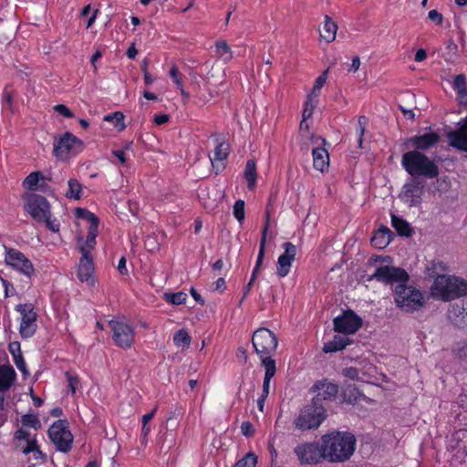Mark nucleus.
<instances>
[{"mask_svg": "<svg viewBox=\"0 0 467 467\" xmlns=\"http://www.w3.org/2000/svg\"><path fill=\"white\" fill-rule=\"evenodd\" d=\"M337 31V23L329 16L326 15L323 27L320 30V37L326 42L331 43L336 39Z\"/></svg>", "mask_w": 467, "mask_h": 467, "instance_id": "obj_27", "label": "nucleus"}, {"mask_svg": "<svg viewBox=\"0 0 467 467\" xmlns=\"http://www.w3.org/2000/svg\"><path fill=\"white\" fill-rule=\"evenodd\" d=\"M441 140L440 135L435 131L415 135L408 139L407 143L411 144L413 150H428L437 145Z\"/></svg>", "mask_w": 467, "mask_h": 467, "instance_id": "obj_18", "label": "nucleus"}, {"mask_svg": "<svg viewBox=\"0 0 467 467\" xmlns=\"http://www.w3.org/2000/svg\"><path fill=\"white\" fill-rule=\"evenodd\" d=\"M241 432L244 436L250 438L254 435L255 430L250 421H244L241 425Z\"/></svg>", "mask_w": 467, "mask_h": 467, "instance_id": "obj_52", "label": "nucleus"}, {"mask_svg": "<svg viewBox=\"0 0 467 467\" xmlns=\"http://www.w3.org/2000/svg\"><path fill=\"white\" fill-rule=\"evenodd\" d=\"M230 145L226 141H217L215 149L213 150V155H209L210 161L213 168H215L214 162L219 161L223 162L227 160L230 154Z\"/></svg>", "mask_w": 467, "mask_h": 467, "instance_id": "obj_30", "label": "nucleus"}, {"mask_svg": "<svg viewBox=\"0 0 467 467\" xmlns=\"http://www.w3.org/2000/svg\"><path fill=\"white\" fill-rule=\"evenodd\" d=\"M423 183L414 178L411 182L404 184L402 198L409 206H417L421 202L423 195Z\"/></svg>", "mask_w": 467, "mask_h": 467, "instance_id": "obj_17", "label": "nucleus"}, {"mask_svg": "<svg viewBox=\"0 0 467 467\" xmlns=\"http://www.w3.org/2000/svg\"><path fill=\"white\" fill-rule=\"evenodd\" d=\"M52 177L45 176L41 171L30 172L23 182V186L30 191H38L49 196L55 194V189L48 183Z\"/></svg>", "mask_w": 467, "mask_h": 467, "instance_id": "obj_15", "label": "nucleus"}, {"mask_svg": "<svg viewBox=\"0 0 467 467\" xmlns=\"http://www.w3.org/2000/svg\"><path fill=\"white\" fill-rule=\"evenodd\" d=\"M448 318L458 328H467V307L462 304H453L448 309Z\"/></svg>", "mask_w": 467, "mask_h": 467, "instance_id": "obj_22", "label": "nucleus"}, {"mask_svg": "<svg viewBox=\"0 0 467 467\" xmlns=\"http://www.w3.org/2000/svg\"><path fill=\"white\" fill-rule=\"evenodd\" d=\"M26 445L24 447L23 449V453L24 454H30L31 451H33L34 450H36V448L39 447V445L37 444V441L36 440V438L34 439H27L26 441Z\"/></svg>", "mask_w": 467, "mask_h": 467, "instance_id": "obj_56", "label": "nucleus"}, {"mask_svg": "<svg viewBox=\"0 0 467 467\" xmlns=\"http://www.w3.org/2000/svg\"><path fill=\"white\" fill-rule=\"evenodd\" d=\"M282 248L284 253L279 255L276 263V275L280 278L285 277L290 273L297 252L296 246L291 242L284 243Z\"/></svg>", "mask_w": 467, "mask_h": 467, "instance_id": "obj_16", "label": "nucleus"}, {"mask_svg": "<svg viewBox=\"0 0 467 467\" xmlns=\"http://www.w3.org/2000/svg\"><path fill=\"white\" fill-rule=\"evenodd\" d=\"M192 337L185 329H180L173 335V343L178 348H188L191 344Z\"/></svg>", "mask_w": 467, "mask_h": 467, "instance_id": "obj_40", "label": "nucleus"}, {"mask_svg": "<svg viewBox=\"0 0 467 467\" xmlns=\"http://www.w3.org/2000/svg\"><path fill=\"white\" fill-rule=\"evenodd\" d=\"M294 452L299 462L303 465H313L323 461L326 462L322 441H320V444L315 441L299 443L295 447Z\"/></svg>", "mask_w": 467, "mask_h": 467, "instance_id": "obj_11", "label": "nucleus"}, {"mask_svg": "<svg viewBox=\"0 0 467 467\" xmlns=\"http://www.w3.org/2000/svg\"><path fill=\"white\" fill-rule=\"evenodd\" d=\"M109 327L112 332V340L118 348L125 350L132 348L135 341V329L131 325L111 319L109 321Z\"/></svg>", "mask_w": 467, "mask_h": 467, "instance_id": "obj_10", "label": "nucleus"}, {"mask_svg": "<svg viewBox=\"0 0 467 467\" xmlns=\"http://www.w3.org/2000/svg\"><path fill=\"white\" fill-rule=\"evenodd\" d=\"M151 429L148 425H143L141 427V433H140V442L141 444H145L148 440V436L150 432Z\"/></svg>", "mask_w": 467, "mask_h": 467, "instance_id": "obj_62", "label": "nucleus"}, {"mask_svg": "<svg viewBox=\"0 0 467 467\" xmlns=\"http://www.w3.org/2000/svg\"><path fill=\"white\" fill-rule=\"evenodd\" d=\"M319 398H313L311 403L304 406L294 419L295 429L306 431L317 429L327 419V409L318 403Z\"/></svg>", "mask_w": 467, "mask_h": 467, "instance_id": "obj_6", "label": "nucleus"}, {"mask_svg": "<svg viewBox=\"0 0 467 467\" xmlns=\"http://www.w3.org/2000/svg\"><path fill=\"white\" fill-rule=\"evenodd\" d=\"M124 118L125 117L122 112L115 111L113 113L105 115L103 120L106 122H111L117 130L122 131L126 128Z\"/></svg>", "mask_w": 467, "mask_h": 467, "instance_id": "obj_38", "label": "nucleus"}, {"mask_svg": "<svg viewBox=\"0 0 467 467\" xmlns=\"http://www.w3.org/2000/svg\"><path fill=\"white\" fill-rule=\"evenodd\" d=\"M188 296L184 292L165 294V299L171 305L180 306L186 303Z\"/></svg>", "mask_w": 467, "mask_h": 467, "instance_id": "obj_45", "label": "nucleus"}, {"mask_svg": "<svg viewBox=\"0 0 467 467\" xmlns=\"http://www.w3.org/2000/svg\"><path fill=\"white\" fill-rule=\"evenodd\" d=\"M245 203L244 200H237L234 204L233 214L240 224L244 222L245 219Z\"/></svg>", "mask_w": 467, "mask_h": 467, "instance_id": "obj_46", "label": "nucleus"}, {"mask_svg": "<svg viewBox=\"0 0 467 467\" xmlns=\"http://www.w3.org/2000/svg\"><path fill=\"white\" fill-rule=\"evenodd\" d=\"M352 341L341 336H334L333 339L325 343L323 347V351L325 353H334L339 350L344 349L347 346L350 345Z\"/></svg>", "mask_w": 467, "mask_h": 467, "instance_id": "obj_29", "label": "nucleus"}, {"mask_svg": "<svg viewBox=\"0 0 467 467\" xmlns=\"http://www.w3.org/2000/svg\"><path fill=\"white\" fill-rule=\"evenodd\" d=\"M157 410H158V406L156 405V406L151 410V411H150V412H148V413L144 414V415L142 416V419H141V423H142L143 425H148L149 421H150V420L154 418V416H155V414H156V412H157Z\"/></svg>", "mask_w": 467, "mask_h": 467, "instance_id": "obj_60", "label": "nucleus"}, {"mask_svg": "<svg viewBox=\"0 0 467 467\" xmlns=\"http://www.w3.org/2000/svg\"><path fill=\"white\" fill-rule=\"evenodd\" d=\"M392 232L387 228L382 227L379 229L371 238V244L379 249L385 248L390 242Z\"/></svg>", "mask_w": 467, "mask_h": 467, "instance_id": "obj_31", "label": "nucleus"}, {"mask_svg": "<svg viewBox=\"0 0 467 467\" xmlns=\"http://www.w3.org/2000/svg\"><path fill=\"white\" fill-rule=\"evenodd\" d=\"M5 248V263L13 269L18 271L27 277L34 275L35 269L32 262L19 250L4 246Z\"/></svg>", "mask_w": 467, "mask_h": 467, "instance_id": "obj_13", "label": "nucleus"}, {"mask_svg": "<svg viewBox=\"0 0 467 467\" xmlns=\"http://www.w3.org/2000/svg\"><path fill=\"white\" fill-rule=\"evenodd\" d=\"M47 436L57 451L67 453L72 450L74 437L69 430L67 420L54 421L47 431Z\"/></svg>", "mask_w": 467, "mask_h": 467, "instance_id": "obj_9", "label": "nucleus"}, {"mask_svg": "<svg viewBox=\"0 0 467 467\" xmlns=\"http://www.w3.org/2000/svg\"><path fill=\"white\" fill-rule=\"evenodd\" d=\"M327 80V72L322 73L315 80L314 87L312 88L311 94L309 96L314 98H318L320 95L321 88L324 87Z\"/></svg>", "mask_w": 467, "mask_h": 467, "instance_id": "obj_48", "label": "nucleus"}, {"mask_svg": "<svg viewBox=\"0 0 467 467\" xmlns=\"http://www.w3.org/2000/svg\"><path fill=\"white\" fill-rule=\"evenodd\" d=\"M14 96L15 93L11 88V85H5L2 93L3 106L6 107L11 111H13Z\"/></svg>", "mask_w": 467, "mask_h": 467, "instance_id": "obj_44", "label": "nucleus"}, {"mask_svg": "<svg viewBox=\"0 0 467 467\" xmlns=\"http://www.w3.org/2000/svg\"><path fill=\"white\" fill-rule=\"evenodd\" d=\"M432 296L443 302H451L467 296V281L455 275L437 276L431 286Z\"/></svg>", "mask_w": 467, "mask_h": 467, "instance_id": "obj_3", "label": "nucleus"}, {"mask_svg": "<svg viewBox=\"0 0 467 467\" xmlns=\"http://www.w3.org/2000/svg\"><path fill=\"white\" fill-rule=\"evenodd\" d=\"M258 457L254 452L249 451L238 460L233 467H256Z\"/></svg>", "mask_w": 467, "mask_h": 467, "instance_id": "obj_42", "label": "nucleus"}, {"mask_svg": "<svg viewBox=\"0 0 467 467\" xmlns=\"http://www.w3.org/2000/svg\"><path fill=\"white\" fill-rule=\"evenodd\" d=\"M25 210L36 223H45L46 227L53 232L58 233L60 223L52 218L51 205L46 197L30 193L25 197Z\"/></svg>", "mask_w": 467, "mask_h": 467, "instance_id": "obj_4", "label": "nucleus"}, {"mask_svg": "<svg viewBox=\"0 0 467 467\" xmlns=\"http://www.w3.org/2000/svg\"><path fill=\"white\" fill-rule=\"evenodd\" d=\"M13 359H14V362H15L16 368L20 370V372L24 376H28L29 371L26 368V361H25V358H24L22 353H17L16 356L15 358H13Z\"/></svg>", "mask_w": 467, "mask_h": 467, "instance_id": "obj_50", "label": "nucleus"}, {"mask_svg": "<svg viewBox=\"0 0 467 467\" xmlns=\"http://www.w3.org/2000/svg\"><path fill=\"white\" fill-rule=\"evenodd\" d=\"M368 122V119L366 116H359L358 119V127H357V135H358V147L359 148H363L362 146V143H363V136H364V133H365V130H366V126Z\"/></svg>", "mask_w": 467, "mask_h": 467, "instance_id": "obj_47", "label": "nucleus"}, {"mask_svg": "<svg viewBox=\"0 0 467 467\" xmlns=\"http://www.w3.org/2000/svg\"><path fill=\"white\" fill-rule=\"evenodd\" d=\"M169 115L167 114H158L154 116L153 122L158 125H163L169 121Z\"/></svg>", "mask_w": 467, "mask_h": 467, "instance_id": "obj_61", "label": "nucleus"}, {"mask_svg": "<svg viewBox=\"0 0 467 467\" xmlns=\"http://www.w3.org/2000/svg\"><path fill=\"white\" fill-rule=\"evenodd\" d=\"M94 262L91 254H88V250L83 251V255L80 258L77 276L80 282H87L93 284Z\"/></svg>", "mask_w": 467, "mask_h": 467, "instance_id": "obj_20", "label": "nucleus"}, {"mask_svg": "<svg viewBox=\"0 0 467 467\" xmlns=\"http://www.w3.org/2000/svg\"><path fill=\"white\" fill-rule=\"evenodd\" d=\"M0 279L2 281L3 286L5 287V296L10 297V296H14V294L16 293V289H15L14 285L4 278H0Z\"/></svg>", "mask_w": 467, "mask_h": 467, "instance_id": "obj_57", "label": "nucleus"}, {"mask_svg": "<svg viewBox=\"0 0 467 467\" xmlns=\"http://www.w3.org/2000/svg\"><path fill=\"white\" fill-rule=\"evenodd\" d=\"M449 270L448 264L440 260H432L426 266L427 275L433 279L440 275H447L445 273Z\"/></svg>", "mask_w": 467, "mask_h": 467, "instance_id": "obj_32", "label": "nucleus"}, {"mask_svg": "<svg viewBox=\"0 0 467 467\" xmlns=\"http://www.w3.org/2000/svg\"><path fill=\"white\" fill-rule=\"evenodd\" d=\"M269 227H270V215H269V213L267 212L265 214V223H264V226L262 229L259 252H258L257 259H256L255 265H254V266H257L260 268H261V265L263 264L265 254V245H266V239H267V234H268Z\"/></svg>", "mask_w": 467, "mask_h": 467, "instance_id": "obj_28", "label": "nucleus"}, {"mask_svg": "<svg viewBox=\"0 0 467 467\" xmlns=\"http://www.w3.org/2000/svg\"><path fill=\"white\" fill-rule=\"evenodd\" d=\"M317 100L314 101L311 96H308L306 100L304 103V110L302 113V120L300 122V129H304V124L306 120L310 119L313 115L314 109L317 106Z\"/></svg>", "mask_w": 467, "mask_h": 467, "instance_id": "obj_39", "label": "nucleus"}, {"mask_svg": "<svg viewBox=\"0 0 467 467\" xmlns=\"http://www.w3.org/2000/svg\"><path fill=\"white\" fill-rule=\"evenodd\" d=\"M313 167L323 172L329 165V154L324 147H317L312 150Z\"/></svg>", "mask_w": 467, "mask_h": 467, "instance_id": "obj_24", "label": "nucleus"}, {"mask_svg": "<svg viewBox=\"0 0 467 467\" xmlns=\"http://www.w3.org/2000/svg\"><path fill=\"white\" fill-rule=\"evenodd\" d=\"M169 77L171 78L176 88H182V85L183 84L182 74L175 65L171 67Z\"/></svg>", "mask_w": 467, "mask_h": 467, "instance_id": "obj_49", "label": "nucleus"}, {"mask_svg": "<svg viewBox=\"0 0 467 467\" xmlns=\"http://www.w3.org/2000/svg\"><path fill=\"white\" fill-rule=\"evenodd\" d=\"M451 88L456 92L460 105L467 106V78L464 74H458L453 78Z\"/></svg>", "mask_w": 467, "mask_h": 467, "instance_id": "obj_23", "label": "nucleus"}, {"mask_svg": "<svg viewBox=\"0 0 467 467\" xmlns=\"http://www.w3.org/2000/svg\"><path fill=\"white\" fill-rule=\"evenodd\" d=\"M312 391H317V395L314 398H319L318 403L324 404L325 400H332L336 398L338 392V387L337 384L324 381H317L312 387Z\"/></svg>", "mask_w": 467, "mask_h": 467, "instance_id": "obj_21", "label": "nucleus"}, {"mask_svg": "<svg viewBox=\"0 0 467 467\" xmlns=\"http://www.w3.org/2000/svg\"><path fill=\"white\" fill-rule=\"evenodd\" d=\"M8 349L12 354L13 358H15L17 353H22L20 348V343L17 341L11 342L8 346Z\"/></svg>", "mask_w": 467, "mask_h": 467, "instance_id": "obj_63", "label": "nucleus"}, {"mask_svg": "<svg viewBox=\"0 0 467 467\" xmlns=\"http://www.w3.org/2000/svg\"><path fill=\"white\" fill-rule=\"evenodd\" d=\"M320 441H322L326 462L338 463L350 459L356 450L357 440L351 432L335 431L324 434Z\"/></svg>", "mask_w": 467, "mask_h": 467, "instance_id": "obj_2", "label": "nucleus"}, {"mask_svg": "<svg viewBox=\"0 0 467 467\" xmlns=\"http://www.w3.org/2000/svg\"><path fill=\"white\" fill-rule=\"evenodd\" d=\"M252 343L262 365H264L265 359H274L273 356L275 354L278 345L274 332L268 328L260 327L254 332Z\"/></svg>", "mask_w": 467, "mask_h": 467, "instance_id": "obj_8", "label": "nucleus"}, {"mask_svg": "<svg viewBox=\"0 0 467 467\" xmlns=\"http://www.w3.org/2000/svg\"><path fill=\"white\" fill-rule=\"evenodd\" d=\"M215 52L225 63L231 61L234 57L233 51L225 40H218L215 42Z\"/></svg>", "mask_w": 467, "mask_h": 467, "instance_id": "obj_37", "label": "nucleus"}, {"mask_svg": "<svg viewBox=\"0 0 467 467\" xmlns=\"http://www.w3.org/2000/svg\"><path fill=\"white\" fill-rule=\"evenodd\" d=\"M148 64L146 61L141 66V71L143 72L144 82L146 85H150L154 82L155 78L147 70Z\"/></svg>", "mask_w": 467, "mask_h": 467, "instance_id": "obj_58", "label": "nucleus"}, {"mask_svg": "<svg viewBox=\"0 0 467 467\" xmlns=\"http://www.w3.org/2000/svg\"><path fill=\"white\" fill-rule=\"evenodd\" d=\"M450 145L467 152V116L461 119L459 128L448 134Z\"/></svg>", "mask_w": 467, "mask_h": 467, "instance_id": "obj_19", "label": "nucleus"}, {"mask_svg": "<svg viewBox=\"0 0 467 467\" xmlns=\"http://www.w3.org/2000/svg\"><path fill=\"white\" fill-rule=\"evenodd\" d=\"M265 377L263 381L262 395L268 397L270 392V382L276 373V363L275 359H265L264 365Z\"/></svg>", "mask_w": 467, "mask_h": 467, "instance_id": "obj_25", "label": "nucleus"}, {"mask_svg": "<svg viewBox=\"0 0 467 467\" xmlns=\"http://www.w3.org/2000/svg\"><path fill=\"white\" fill-rule=\"evenodd\" d=\"M54 110L59 115L67 119H71L74 117V113L72 112V110L64 104L56 105L54 107Z\"/></svg>", "mask_w": 467, "mask_h": 467, "instance_id": "obj_51", "label": "nucleus"}, {"mask_svg": "<svg viewBox=\"0 0 467 467\" xmlns=\"http://www.w3.org/2000/svg\"><path fill=\"white\" fill-rule=\"evenodd\" d=\"M426 57H427L426 50L423 48H420L417 50V52L415 54L414 60L416 62H421V61L425 60Z\"/></svg>", "mask_w": 467, "mask_h": 467, "instance_id": "obj_64", "label": "nucleus"}, {"mask_svg": "<svg viewBox=\"0 0 467 467\" xmlns=\"http://www.w3.org/2000/svg\"><path fill=\"white\" fill-rule=\"evenodd\" d=\"M29 431L25 430L24 428H19L14 433V439L17 441H26L29 439Z\"/></svg>", "mask_w": 467, "mask_h": 467, "instance_id": "obj_59", "label": "nucleus"}, {"mask_svg": "<svg viewBox=\"0 0 467 467\" xmlns=\"http://www.w3.org/2000/svg\"><path fill=\"white\" fill-rule=\"evenodd\" d=\"M402 168L412 177L423 176L434 179L439 175L438 165L424 153L418 150H409L401 157Z\"/></svg>", "mask_w": 467, "mask_h": 467, "instance_id": "obj_5", "label": "nucleus"}, {"mask_svg": "<svg viewBox=\"0 0 467 467\" xmlns=\"http://www.w3.org/2000/svg\"><path fill=\"white\" fill-rule=\"evenodd\" d=\"M30 454H32L33 460H35L37 464L44 463L47 460V454L40 450V447L31 451Z\"/></svg>", "mask_w": 467, "mask_h": 467, "instance_id": "obj_55", "label": "nucleus"}, {"mask_svg": "<svg viewBox=\"0 0 467 467\" xmlns=\"http://www.w3.org/2000/svg\"><path fill=\"white\" fill-rule=\"evenodd\" d=\"M15 310L21 315L19 326L21 337L24 339L32 337L37 328V314L34 310V306L32 304H19L16 306Z\"/></svg>", "mask_w": 467, "mask_h": 467, "instance_id": "obj_12", "label": "nucleus"}, {"mask_svg": "<svg viewBox=\"0 0 467 467\" xmlns=\"http://www.w3.org/2000/svg\"><path fill=\"white\" fill-rule=\"evenodd\" d=\"M391 225L400 236L409 237L412 234L410 223L397 215H391Z\"/></svg>", "mask_w": 467, "mask_h": 467, "instance_id": "obj_34", "label": "nucleus"}, {"mask_svg": "<svg viewBox=\"0 0 467 467\" xmlns=\"http://www.w3.org/2000/svg\"><path fill=\"white\" fill-rule=\"evenodd\" d=\"M428 18L431 21H432L436 26H441L444 20L442 14L435 9L429 11Z\"/></svg>", "mask_w": 467, "mask_h": 467, "instance_id": "obj_53", "label": "nucleus"}, {"mask_svg": "<svg viewBox=\"0 0 467 467\" xmlns=\"http://www.w3.org/2000/svg\"><path fill=\"white\" fill-rule=\"evenodd\" d=\"M75 216L78 219H82V220H86V221L89 222V225H94V224L99 225V220L98 216L86 208H81V207L76 208L75 209Z\"/></svg>", "mask_w": 467, "mask_h": 467, "instance_id": "obj_41", "label": "nucleus"}, {"mask_svg": "<svg viewBox=\"0 0 467 467\" xmlns=\"http://www.w3.org/2000/svg\"><path fill=\"white\" fill-rule=\"evenodd\" d=\"M21 423L23 426L30 427L35 431L41 429V422L36 414H25L21 417Z\"/></svg>", "mask_w": 467, "mask_h": 467, "instance_id": "obj_43", "label": "nucleus"}, {"mask_svg": "<svg viewBox=\"0 0 467 467\" xmlns=\"http://www.w3.org/2000/svg\"><path fill=\"white\" fill-rule=\"evenodd\" d=\"M244 178L247 182V187L249 190H254L256 185L257 171L256 162L254 160H248L245 164Z\"/></svg>", "mask_w": 467, "mask_h": 467, "instance_id": "obj_35", "label": "nucleus"}, {"mask_svg": "<svg viewBox=\"0 0 467 467\" xmlns=\"http://www.w3.org/2000/svg\"><path fill=\"white\" fill-rule=\"evenodd\" d=\"M16 379V373L12 366H0V391L8 390Z\"/></svg>", "mask_w": 467, "mask_h": 467, "instance_id": "obj_26", "label": "nucleus"}, {"mask_svg": "<svg viewBox=\"0 0 467 467\" xmlns=\"http://www.w3.org/2000/svg\"><path fill=\"white\" fill-rule=\"evenodd\" d=\"M367 280H373L386 285H393V299L396 306L402 312L414 313L420 310L426 304L424 293L413 285H408L410 275L398 266L382 265L378 267L374 274L368 275Z\"/></svg>", "mask_w": 467, "mask_h": 467, "instance_id": "obj_1", "label": "nucleus"}, {"mask_svg": "<svg viewBox=\"0 0 467 467\" xmlns=\"http://www.w3.org/2000/svg\"><path fill=\"white\" fill-rule=\"evenodd\" d=\"M66 378L68 383V388L74 395L76 393L78 384L79 383V379L78 376L72 375L69 372H66Z\"/></svg>", "mask_w": 467, "mask_h": 467, "instance_id": "obj_54", "label": "nucleus"}, {"mask_svg": "<svg viewBox=\"0 0 467 467\" xmlns=\"http://www.w3.org/2000/svg\"><path fill=\"white\" fill-rule=\"evenodd\" d=\"M82 140L69 131L64 132L53 145V156L61 161H67L84 150Z\"/></svg>", "mask_w": 467, "mask_h": 467, "instance_id": "obj_7", "label": "nucleus"}, {"mask_svg": "<svg viewBox=\"0 0 467 467\" xmlns=\"http://www.w3.org/2000/svg\"><path fill=\"white\" fill-rule=\"evenodd\" d=\"M362 319L353 310L348 309L334 318V330L345 335L355 334L362 327Z\"/></svg>", "mask_w": 467, "mask_h": 467, "instance_id": "obj_14", "label": "nucleus"}, {"mask_svg": "<svg viewBox=\"0 0 467 467\" xmlns=\"http://www.w3.org/2000/svg\"><path fill=\"white\" fill-rule=\"evenodd\" d=\"M65 196L69 200H80L83 196V185L77 179L70 178Z\"/></svg>", "mask_w": 467, "mask_h": 467, "instance_id": "obj_33", "label": "nucleus"}, {"mask_svg": "<svg viewBox=\"0 0 467 467\" xmlns=\"http://www.w3.org/2000/svg\"><path fill=\"white\" fill-rule=\"evenodd\" d=\"M99 234V225H89L88 228V235L84 244L80 246V253L83 255V251L85 249L88 250V254H90L91 250L94 249L96 245V238Z\"/></svg>", "mask_w": 467, "mask_h": 467, "instance_id": "obj_36", "label": "nucleus"}]
</instances>
